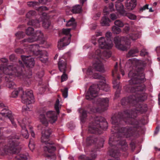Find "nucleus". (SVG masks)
Instances as JSON below:
<instances>
[{
  "label": "nucleus",
  "instance_id": "1",
  "mask_svg": "<svg viewBox=\"0 0 160 160\" xmlns=\"http://www.w3.org/2000/svg\"><path fill=\"white\" fill-rule=\"evenodd\" d=\"M144 71L143 68H138L136 70H130L128 76L131 79L129 81V84L125 87V90L128 92L133 93L128 97L122 98L121 101L122 105L125 107L131 108L130 109L124 110L123 112H119L114 114L112 117L111 120L112 126L111 129L112 132H114L115 129L119 128V126L121 125L120 119L124 117V112L130 110L132 113L136 110L142 112L147 110V105L141 104L139 102H143L147 98V95L143 92L146 90V86L143 83L146 80Z\"/></svg>",
  "mask_w": 160,
  "mask_h": 160
},
{
  "label": "nucleus",
  "instance_id": "2",
  "mask_svg": "<svg viewBox=\"0 0 160 160\" xmlns=\"http://www.w3.org/2000/svg\"><path fill=\"white\" fill-rule=\"evenodd\" d=\"M102 52L99 49H98L95 53L92 55V57H90V58L95 59V62L93 65V67H90L88 68L87 70V74L92 75L94 78L100 79L102 81L100 82L99 84H93L90 87L86 94V98L88 100L96 99L95 98L97 96L98 91L100 90L106 92H108L110 90L109 86L105 83L104 77L99 73L93 72L94 70L103 72L104 69L102 63L103 61L105 59L109 58L111 55V52L110 51H104L102 53Z\"/></svg>",
  "mask_w": 160,
  "mask_h": 160
},
{
  "label": "nucleus",
  "instance_id": "3",
  "mask_svg": "<svg viewBox=\"0 0 160 160\" xmlns=\"http://www.w3.org/2000/svg\"><path fill=\"white\" fill-rule=\"evenodd\" d=\"M10 77V76L8 75L5 76V79L6 82V86L11 89H15L12 92L11 96L13 98H16L18 95H20L21 96L22 101L23 103L26 104V106H24L22 108L23 112H26L31 110L29 105L31 103L34 102V98L33 92L32 90H27L24 93L22 88H16V85L13 82L15 78V76Z\"/></svg>",
  "mask_w": 160,
  "mask_h": 160
},
{
  "label": "nucleus",
  "instance_id": "4",
  "mask_svg": "<svg viewBox=\"0 0 160 160\" xmlns=\"http://www.w3.org/2000/svg\"><path fill=\"white\" fill-rule=\"evenodd\" d=\"M28 5L30 7H32L39 12V14L42 15L38 19L29 20L28 24L31 25L35 28H38L40 25V22H42V26L45 28H48L51 27V22L47 16V14L45 12L48 10L45 6L39 7V3L38 2L31 1L28 2Z\"/></svg>",
  "mask_w": 160,
  "mask_h": 160
},
{
  "label": "nucleus",
  "instance_id": "5",
  "mask_svg": "<svg viewBox=\"0 0 160 160\" xmlns=\"http://www.w3.org/2000/svg\"><path fill=\"white\" fill-rule=\"evenodd\" d=\"M51 134V129H45L42 132L41 142L44 151L48 152V154H46V157L50 158L51 159H55L56 158L54 152L56 150L55 144L50 140L49 138Z\"/></svg>",
  "mask_w": 160,
  "mask_h": 160
},
{
  "label": "nucleus",
  "instance_id": "6",
  "mask_svg": "<svg viewBox=\"0 0 160 160\" xmlns=\"http://www.w3.org/2000/svg\"><path fill=\"white\" fill-rule=\"evenodd\" d=\"M90 121L88 128L89 133L101 134L103 130H106L107 128L108 123L102 117L95 116L93 114L91 116Z\"/></svg>",
  "mask_w": 160,
  "mask_h": 160
},
{
  "label": "nucleus",
  "instance_id": "7",
  "mask_svg": "<svg viewBox=\"0 0 160 160\" xmlns=\"http://www.w3.org/2000/svg\"><path fill=\"white\" fill-rule=\"evenodd\" d=\"M140 35V33L137 31H134L131 32L127 37L116 36L114 38V41L116 47L118 49L122 51L127 50L129 48L130 42L126 40H135L138 38Z\"/></svg>",
  "mask_w": 160,
  "mask_h": 160
},
{
  "label": "nucleus",
  "instance_id": "8",
  "mask_svg": "<svg viewBox=\"0 0 160 160\" xmlns=\"http://www.w3.org/2000/svg\"><path fill=\"white\" fill-rule=\"evenodd\" d=\"M21 43L22 44V45L25 47L24 49H22L20 48L17 49L15 50V52L17 53H22L25 51L28 53L29 54V56L21 55V58L24 66L27 67L32 68L35 64L34 58L31 56L32 54L30 53V49L29 48V46L33 45L34 44H28V43L24 42ZM24 72L26 73L25 69H24Z\"/></svg>",
  "mask_w": 160,
  "mask_h": 160
},
{
  "label": "nucleus",
  "instance_id": "9",
  "mask_svg": "<svg viewBox=\"0 0 160 160\" xmlns=\"http://www.w3.org/2000/svg\"><path fill=\"white\" fill-rule=\"evenodd\" d=\"M121 73L123 76L124 75V72L123 69L120 68L119 71L118 69V63L116 62L114 69L112 71V75L113 77L112 84L113 88L116 89L115 92V96L118 97L120 93L121 85L119 81L120 78V74Z\"/></svg>",
  "mask_w": 160,
  "mask_h": 160
},
{
  "label": "nucleus",
  "instance_id": "10",
  "mask_svg": "<svg viewBox=\"0 0 160 160\" xmlns=\"http://www.w3.org/2000/svg\"><path fill=\"white\" fill-rule=\"evenodd\" d=\"M39 119L42 124L45 127L48 126V121L50 123H54L57 120V116L55 112L47 111L45 108L41 109L39 113Z\"/></svg>",
  "mask_w": 160,
  "mask_h": 160
},
{
  "label": "nucleus",
  "instance_id": "11",
  "mask_svg": "<svg viewBox=\"0 0 160 160\" xmlns=\"http://www.w3.org/2000/svg\"><path fill=\"white\" fill-rule=\"evenodd\" d=\"M40 47L37 44L29 46L31 50L30 52L32 54L31 56L37 57V58H39L42 62L45 63L48 61V54L46 51L40 50Z\"/></svg>",
  "mask_w": 160,
  "mask_h": 160
},
{
  "label": "nucleus",
  "instance_id": "12",
  "mask_svg": "<svg viewBox=\"0 0 160 160\" xmlns=\"http://www.w3.org/2000/svg\"><path fill=\"white\" fill-rule=\"evenodd\" d=\"M26 34L31 36L28 38L25 39L21 41L22 43L26 42H32L37 40H41L42 39L43 35L40 31L37 30L34 33V29L29 27L26 31Z\"/></svg>",
  "mask_w": 160,
  "mask_h": 160
},
{
  "label": "nucleus",
  "instance_id": "13",
  "mask_svg": "<svg viewBox=\"0 0 160 160\" xmlns=\"http://www.w3.org/2000/svg\"><path fill=\"white\" fill-rule=\"evenodd\" d=\"M19 137L17 135L10 137L8 139L7 146L5 147L7 149L6 151L13 154L18 153L19 152V150L18 148L19 144Z\"/></svg>",
  "mask_w": 160,
  "mask_h": 160
},
{
  "label": "nucleus",
  "instance_id": "14",
  "mask_svg": "<svg viewBox=\"0 0 160 160\" xmlns=\"http://www.w3.org/2000/svg\"><path fill=\"white\" fill-rule=\"evenodd\" d=\"M71 30L70 28L63 29L62 32L65 36L58 42V47L59 50L62 49L63 47L69 44L71 36L70 34Z\"/></svg>",
  "mask_w": 160,
  "mask_h": 160
},
{
  "label": "nucleus",
  "instance_id": "15",
  "mask_svg": "<svg viewBox=\"0 0 160 160\" xmlns=\"http://www.w3.org/2000/svg\"><path fill=\"white\" fill-rule=\"evenodd\" d=\"M0 107L3 108L1 110L0 114L2 116L7 117L11 121L12 125L16 127V124L14 121L15 116L12 114L11 111L8 109V107L5 106L1 101H0Z\"/></svg>",
  "mask_w": 160,
  "mask_h": 160
},
{
  "label": "nucleus",
  "instance_id": "16",
  "mask_svg": "<svg viewBox=\"0 0 160 160\" xmlns=\"http://www.w3.org/2000/svg\"><path fill=\"white\" fill-rule=\"evenodd\" d=\"M104 141V140L103 138H101L99 140V143L97 146L96 145L95 146L96 147V150H92L91 152V158L86 157L85 155H82L79 157L78 159H79L84 160H94L97 156L96 151H98V148L103 147Z\"/></svg>",
  "mask_w": 160,
  "mask_h": 160
},
{
  "label": "nucleus",
  "instance_id": "17",
  "mask_svg": "<svg viewBox=\"0 0 160 160\" xmlns=\"http://www.w3.org/2000/svg\"><path fill=\"white\" fill-rule=\"evenodd\" d=\"M99 47L101 49H109L112 47L113 44L112 40H106L104 37H101L98 40Z\"/></svg>",
  "mask_w": 160,
  "mask_h": 160
},
{
  "label": "nucleus",
  "instance_id": "18",
  "mask_svg": "<svg viewBox=\"0 0 160 160\" xmlns=\"http://www.w3.org/2000/svg\"><path fill=\"white\" fill-rule=\"evenodd\" d=\"M70 56V53L68 52L65 54L63 58L59 59L58 62V67L59 70L62 72H65L67 68L66 59Z\"/></svg>",
  "mask_w": 160,
  "mask_h": 160
},
{
  "label": "nucleus",
  "instance_id": "19",
  "mask_svg": "<svg viewBox=\"0 0 160 160\" xmlns=\"http://www.w3.org/2000/svg\"><path fill=\"white\" fill-rule=\"evenodd\" d=\"M18 121L19 125L22 129L21 131L22 136L24 138L26 139L28 138L29 136V134L28 131L26 129V124L27 123L26 118H20L18 119Z\"/></svg>",
  "mask_w": 160,
  "mask_h": 160
},
{
  "label": "nucleus",
  "instance_id": "20",
  "mask_svg": "<svg viewBox=\"0 0 160 160\" xmlns=\"http://www.w3.org/2000/svg\"><path fill=\"white\" fill-rule=\"evenodd\" d=\"M97 103L99 104L100 107V110L101 111L106 110L108 106V98H97Z\"/></svg>",
  "mask_w": 160,
  "mask_h": 160
},
{
  "label": "nucleus",
  "instance_id": "21",
  "mask_svg": "<svg viewBox=\"0 0 160 160\" xmlns=\"http://www.w3.org/2000/svg\"><path fill=\"white\" fill-rule=\"evenodd\" d=\"M87 111L82 109H80L79 110V112L80 113L81 120L83 122L85 121L88 116L87 114H89V113H92L93 112V109L91 108L89 105L87 106Z\"/></svg>",
  "mask_w": 160,
  "mask_h": 160
},
{
  "label": "nucleus",
  "instance_id": "22",
  "mask_svg": "<svg viewBox=\"0 0 160 160\" xmlns=\"http://www.w3.org/2000/svg\"><path fill=\"white\" fill-rule=\"evenodd\" d=\"M108 9V8L106 6H105L103 9L104 16L102 17L101 21V25L103 26H109V23L110 22V20L108 17L106 16L109 14Z\"/></svg>",
  "mask_w": 160,
  "mask_h": 160
},
{
  "label": "nucleus",
  "instance_id": "23",
  "mask_svg": "<svg viewBox=\"0 0 160 160\" xmlns=\"http://www.w3.org/2000/svg\"><path fill=\"white\" fill-rule=\"evenodd\" d=\"M113 2L115 1V5L117 10L121 14H123L125 11L124 9V6L121 2L123 0H111Z\"/></svg>",
  "mask_w": 160,
  "mask_h": 160
},
{
  "label": "nucleus",
  "instance_id": "24",
  "mask_svg": "<svg viewBox=\"0 0 160 160\" xmlns=\"http://www.w3.org/2000/svg\"><path fill=\"white\" fill-rule=\"evenodd\" d=\"M137 5L136 0H127L125 2V6L128 10H133Z\"/></svg>",
  "mask_w": 160,
  "mask_h": 160
},
{
  "label": "nucleus",
  "instance_id": "25",
  "mask_svg": "<svg viewBox=\"0 0 160 160\" xmlns=\"http://www.w3.org/2000/svg\"><path fill=\"white\" fill-rule=\"evenodd\" d=\"M98 139L94 135H92L88 137L86 140V143L87 146L91 145L96 143L98 141Z\"/></svg>",
  "mask_w": 160,
  "mask_h": 160
},
{
  "label": "nucleus",
  "instance_id": "26",
  "mask_svg": "<svg viewBox=\"0 0 160 160\" xmlns=\"http://www.w3.org/2000/svg\"><path fill=\"white\" fill-rule=\"evenodd\" d=\"M139 52V50L138 48L137 47H134L129 50L127 55V56L128 57L137 56Z\"/></svg>",
  "mask_w": 160,
  "mask_h": 160
},
{
  "label": "nucleus",
  "instance_id": "27",
  "mask_svg": "<svg viewBox=\"0 0 160 160\" xmlns=\"http://www.w3.org/2000/svg\"><path fill=\"white\" fill-rule=\"evenodd\" d=\"M66 25L67 27L72 26L73 28H75L76 26V23L74 18H72L70 19L67 22Z\"/></svg>",
  "mask_w": 160,
  "mask_h": 160
},
{
  "label": "nucleus",
  "instance_id": "28",
  "mask_svg": "<svg viewBox=\"0 0 160 160\" xmlns=\"http://www.w3.org/2000/svg\"><path fill=\"white\" fill-rule=\"evenodd\" d=\"M27 155L20 154L15 157V160H27Z\"/></svg>",
  "mask_w": 160,
  "mask_h": 160
},
{
  "label": "nucleus",
  "instance_id": "29",
  "mask_svg": "<svg viewBox=\"0 0 160 160\" xmlns=\"http://www.w3.org/2000/svg\"><path fill=\"white\" fill-rule=\"evenodd\" d=\"M82 11V8L80 5H78L73 7L72 11L74 13H80Z\"/></svg>",
  "mask_w": 160,
  "mask_h": 160
},
{
  "label": "nucleus",
  "instance_id": "30",
  "mask_svg": "<svg viewBox=\"0 0 160 160\" xmlns=\"http://www.w3.org/2000/svg\"><path fill=\"white\" fill-rule=\"evenodd\" d=\"M124 14V15L122 14V15L123 16H127L130 19L134 20L136 19V16L133 14L131 13H126V11H125Z\"/></svg>",
  "mask_w": 160,
  "mask_h": 160
},
{
  "label": "nucleus",
  "instance_id": "31",
  "mask_svg": "<svg viewBox=\"0 0 160 160\" xmlns=\"http://www.w3.org/2000/svg\"><path fill=\"white\" fill-rule=\"evenodd\" d=\"M36 14V12L34 11H30L28 12L26 15L27 18H32Z\"/></svg>",
  "mask_w": 160,
  "mask_h": 160
},
{
  "label": "nucleus",
  "instance_id": "32",
  "mask_svg": "<svg viewBox=\"0 0 160 160\" xmlns=\"http://www.w3.org/2000/svg\"><path fill=\"white\" fill-rule=\"evenodd\" d=\"M112 32L116 34H119L121 32V29L118 27L116 26H113L112 28Z\"/></svg>",
  "mask_w": 160,
  "mask_h": 160
},
{
  "label": "nucleus",
  "instance_id": "33",
  "mask_svg": "<svg viewBox=\"0 0 160 160\" xmlns=\"http://www.w3.org/2000/svg\"><path fill=\"white\" fill-rule=\"evenodd\" d=\"M114 24L118 27H122L124 26V23L122 22L119 20H117L114 22Z\"/></svg>",
  "mask_w": 160,
  "mask_h": 160
},
{
  "label": "nucleus",
  "instance_id": "34",
  "mask_svg": "<svg viewBox=\"0 0 160 160\" xmlns=\"http://www.w3.org/2000/svg\"><path fill=\"white\" fill-rule=\"evenodd\" d=\"M28 147L32 151L35 148V145L34 144L33 140L32 139H31L30 140L29 143L28 144Z\"/></svg>",
  "mask_w": 160,
  "mask_h": 160
},
{
  "label": "nucleus",
  "instance_id": "35",
  "mask_svg": "<svg viewBox=\"0 0 160 160\" xmlns=\"http://www.w3.org/2000/svg\"><path fill=\"white\" fill-rule=\"evenodd\" d=\"M25 34L22 31H19L16 34V36L18 39L24 37Z\"/></svg>",
  "mask_w": 160,
  "mask_h": 160
},
{
  "label": "nucleus",
  "instance_id": "36",
  "mask_svg": "<svg viewBox=\"0 0 160 160\" xmlns=\"http://www.w3.org/2000/svg\"><path fill=\"white\" fill-rule=\"evenodd\" d=\"M59 101L58 99H57L55 104L54 108L58 114L59 113Z\"/></svg>",
  "mask_w": 160,
  "mask_h": 160
},
{
  "label": "nucleus",
  "instance_id": "37",
  "mask_svg": "<svg viewBox=\"0 0 160 160\" xmlns=\"http://www.w3.org/2000/svg\"><path fill=\"white\" fill-rule=\"evenodd\" d=\"M68 88H65L63 90H62L63 96L64 98H66L68 95Z\"/></svg>",
  "mask_w": 160,
  "mask_h": 160
},
{
  "label": "nucleus",
  "instance_id": "38",
  "mask_svg": "<svg viewBox=\"0 0 160 160\" xmlns=\"http://www.w3.org/2000/svg\"><path fill=\"white\" fill-rule=\"evenodd\" d=\"M148 52L145 49H143L140 52V55L142 56H145L148 55Z\"/></svg>",
  "mask_w": 160,
  "mask_h": 160
},
{
  "label": "nucleus",
  "instance_id": "39",
  "mask_svg": "<svg viewBox=\"0 0 160 160\" xmlns=\"http://www.w3.org/2000/svg\"><path fill=\"white\" fill-rule=\"evenodd\" d=\"M63 74L62 75L61 77V82H63L65 81H66L67 78L68 77L67 75L66 74L65 72H63Z\"/></svg>",
  "mask_w": 160,
  "mask_h": 160
},
{
  "label": "nucleus",
  "instance_id": "40",
  "mask_svg": "<svg viewBox=\"0 0 160 160\" xmlns=\"http://www.w3.org/2000/svg\"><path fill=\"white\" fill-rule=\"evenodd\" d=\"M111 33L110 32H107L106 34L105 39L108 41L109 40H112L111 39Z\"/></svg>",
  "mask_w": 160,
  "mask_h": 160
},
{
  "label": "nucleus",
  "instance_id": "41",
  "mask_svg": "<svg viewBox=\"0 0 160 160\" xmlns=\"http://www.w3.org/2000/svg\"><path fill=\"white\" fill-rule=\"evenodd\" d=\"M129 145L132 151L134 150L136 147L135 143V142L133 141H132L130 143Z\"/></svg>",
  "mask_w": 160,
  "mask_h": 160
},
{
  "label": "nucleus",
  "instance_id": "42",
  "mask_svg": "<svg viewBox=\"0 0 160 160\" xmlns=\"http://www.w3.org/2000/svg\"><path fill=\"white\" fill-rule=\"evenodd\" d=\"M114 3V2H112L109 4L108 8L109 10L111 11L114 10L113 7Z\"/></svg>",
  "mask_w": 160,
  "mask_h": 160
},
{
  "label": "nucleus",
  "instance_id": "43",
  "mask_svg": "<svg viewBox=\"0 0 160 160\" xmlns=\"http://www.w3.org/2000/svg\"><path fill=\"white\" fill-rule=\"evenodd\" d=\"M16 59V58L14 54H12L9 56V59L11 61H15Z\"/></svg>",
  "mask_w": 160,
  "mask_h": 160
},
{
  "label": "nucleus",
  "instance_id": "44",
  "mask_svg": "<svg viewBox=\"0 0 160 160\" xmlns=\"http://www.w3.org/2000/svg\"><path fill=\"white\" fill-rule=\"evenodd\" d=\"M148 4H146L143 7H141L140 9V11L141 12H142L143 10H144L147 9H148Z\"/></svg>",
  "mask_w": 160,
  "mask_h": 160
},
{
  "label": "nucleus",
  "instance_id": "45",
  "mask_svg": "<svg viewBox=\"0 0 160 160\" xmlns=\"http://www.w3.org/2000/svg\"><path fill=\"white\" fill-rule=\"evenodd\" d=\"M30 132L32 137L33 138H34L35 137V134L32 129V128L31 127H30Z\"/></svg>",
  "mask_w": 160,
  "mask_h": 160
},
{
  "label": "nucleus",
  "instance_id": "46",
  "mask_svg": "<svg viewBox=\"0 0 160 160\" xmlns=\"http://www.w3.org/2000/svg\"><path fill=\"white\" fill-rule=\"evenodd\" d=\"M110 18L112 20H115L117 18V16L114 13L111 14H110Z\"/></svg>",
  "mask_w": 160,
  "mask_h": 160
},
{
  "label": "nucleus",
  "instance_id": "47",
  "mask_svg": "<svg viewBox=\"0 0 160 160\" xmlns=\"http://www.w3.org/2000/svg\"><path fill=\"white\" fill-rule=\"evenodd\" d=\"M39 90L40 91V93L42 94L45 91V88L43 87H40L39 88Z\"/></svg>",
  "mask_w": 160,
  "mask_h": 160
},
{
  "label": "nucleus",
  "instance_id": "48",
  "mask_svg": "<svg viewBox=\"0 0 160 160\" xmlns=\"http://www.w3.org/2000/svg\"><path fill=\"white\" fill-rule=\"evenodd\" d=\"M44 74V72L43 71H42L40 72H38V75L39 78H41L43 76Z\"/></svg>",
  "mask_w": 160,
  "mask_h": 160
},
{
  "label": "nucleus",
  "instance_id": "49",
  "mask_svg": "<svg viewBox=\"0 0 160 160\" xmlns=\"http://www.w3.org/2000/svg\"><path fill=\"white\" fill-rule=\"evenodd\" d=\"M159 128H160V127L159 126H158L156 127L155 130L154 131V134H156L158 133V132L159 131Z\"/></svg>",
  "mask_w": 160,
  "mask_h": 160
},
{
  "label": "nucleus",
  "instance_id": "50",
  "mask_svg": "<svg viewBox=\"0 0 160 160\" xmlns=\"http://www.w3.org/2000/svg\"><path fill=\"white\" fill-rule=\"evenodd\" d=\"M130 28L129 27H125L124 29V30L125 32L127 33H128L129 30Z\"/></svg>",
  "mask_w": 160,
  "mask_h": 160
},
{
  "label": "nucleus",
  "instance_id": "51",
  "mask_svg": "<svg viewBox=\"0 0 160 160\" xmlns=\"http://www.w3.org/2000/svg\"><path fill=\"white\" fill-rule=\"evenodd\" d=\"M47 0H39L40 3H44L46 2Z\"/></svg>",
  "mask_w": 160,
  "mask_h": 160
},
{
  "label": "nucleus",
  "instance_id": "52",
  "mask_svg": "<svg viewBox=\"0 0 160 160\" xmlns=\"http://www.w3.org/2000/svg\"><path fill=\"white\" fill-rule=\"evenodd\" d=\"M97 37H98L100 36H102V33L100 32H97L96 34Z\"/></svg>",
  "mask_w": 160,
  "mask_h": 160
},
{
  "label": "nucleus",
  "instance_id": "53",
  "mask_svg": "<svg viewBox=\"0 0 160 160\" xmlns=\"http://www.w3.org/2000/svg\"><path fill=\"white\" fill-rule=\"evenodd\" d=\"M158 104L160 105V93L158 95Z\"/></svg>",
  "mask_w": 160,
  "mask_h": 160
},
{
  "label": "nucleus",
  "instance_id": "54",
  "mask_svg": "<svg viewBox=\"0 0 160 160\" xmlns=\"http://www.w3.org/2000/svg\"><path fill=\"white\" fill-rule=\"evenodd\" d=\"M96 26L95 25H93L92 28H91V29H96Z\"/></svg>",
  "mask_w": 160,
  "mask_h": 160
},
{
  "label": "nucleus",
  "instance_id": "55",
  "mask_svg": "<svg viewBox=\"0 0 160 160\" xmlns=\"http://www.w3.org/2000/svg\"><path fill=\"white\" fill-rule=\"evenodd\" d=\"M81 3L82 4V5L86 1V0H80Z\"/></svg>",
  "mask_w": 160,
  "mask_h": 160
},
{
  "label": "nucleus",
  "instance_id": "56",
  "mask_svg": "<svg viewBox=\"0 0 160 160\" xmlns=\"http://www.w3.org/2000/svg\"><path fill=\"white\" fill-rule=\"evenodd\" d=\"M58 55L57 54H56L55 56L54 57V59H57V58H58Z\"/></svg>",
  "mask_w": 160,
  "mask_h": 160
},
{
  "label": "nucleus",
  "instance_id": "57",
  "mask_svg": "<svg viewBox=\"0 0 160 160\" xmlns=\"http://www.w3.org/2000/svg\"><path fill=\"white\" fill-rule=\"evenodd\" d=\"M153 11L152 9L151 8H149V12H153Z\"/></svg>",
  "mask_w": 160,
  "mask_h": 160
},
{
  "label": "nucleus",
  "instance_id": "58",
  "mask_svg": "<svg viewBox=\"0 0 160 160\" xmlns=\"http://www.w3.org/2000/svg\"><path fill=\"white\" fill-rule=\"evenodd\" d=\"M157 5V3L156 2H154L153 3V6H156Z\"/></svg>",
  "mask_w": 160,
  "mask_h": 160
},
{
  "label": "nucleus",
  "instance_id": "59",
  "mask_svg": "<svg viewBox=\"0 0 160 160\" xmlns=\"http://www.w3.org/2000/svg\"><path fill=\"white\" fill-rule=\"evenodd\" d=\"M97 15L98 17H99L100 16V14L99 13H98L97 14Z\"/></svg>",
  "mask_w": 160,
  "mask_h": 160
},
{
  "label": "nucleus",
  "instance_id": "60",
  "mask_svg": "<svg viewBox=\"0 0 160 160\" xmlns=\"http://www.w3.org/2000/svg\"><path fill=\"white\" fill-rule=\"evenodd\" d=\"M2 3V0H0V5Z\"/></svg>",
  "mask_w": 160,
  "mask_h": 160
},
{
  "label": "nucleus",
  "instance_id": "61",
  "mask_svg": "<svg viewBox=\"0 0 160 160\" xmlns=\"http://www.w3.org/2000/svg\"><path fill=\"white\" fill-rule=\"evenodd\" d=\"M104 1L106 3H107L108 2V0H104Z\"/></svg>",
  "mask_w": 160,
  "mask_h": 160
},
{
  "label": "nucleus",
  "instance_id": "62",
  "mask_svg": "<svg viewBox=\"0 0 160 160\" xmlns=\"http://www.w3.org/2000/svg\"><path fill=\"white\" fill-rule=\"evenodd\" d=\"M157 59L158 60V61H160V58H158Z\"/></svg>",
  "mask_w": 160,
  "mask_h": 160
},
{
  "label": "nucleus",
  "instance_id": "63",
  "mask_svg": "<svg viewBox=\"0 0 160 160\" xmlns=\"http://www.w3.org/2000/svg\"><path fill=\"white\" fill-rule=\"evenodd\" d=\"M1 146V142H0V147Z\"/></svg>",
  "mask_w": 160,
  "mask_h": 160
},
{
  "label": "nucleus",
  "instance_id": "64",
  "mask_svg": "<svg viewBox=\"0 0 160 160\" xmlns=\"http://www.w3.org/2000/svg\"><path fill=\"white\" fill-rule=\"evenodd\" d=\"M44 43V41H43V42H42V44H43V43Z\"/></svg>",
  "mask_w": 160,
  "mask_h": 160
}]
</instances>
